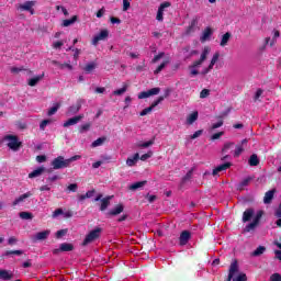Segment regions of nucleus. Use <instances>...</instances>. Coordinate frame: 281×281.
I'll return each instance as SVG.
<instances>
[{
    "mask_svg": "<svg viewBox=\"0 0 281 281\" xmlns=\"http://www.w3.org/2000/svg\"><path fill=\"white\" fill-rule=\"evenodd\" d=\"M252 218V222L245 227V232H252L258 227V223H260V218H262V211H258L256 214L252 209H248L243 214V222L247 223Z\"/></svg>",
    "mask_w": 281,
    "mask_h": 281,
    "instance_id": "f257e3e1",
    "label": "nucleus"
},
{
    "mask_svg": "<svg viewBox=\"0 0 281 281\" xmlns=\"http://www.w3.org/2000/svg\"><path fill=\"white\" fill-rule=\"evenodd\" d=\"M210 52H212V49L209 46H205L200 55V59L198 61H195L189 69H190V75L191 76H199L200 71H199V67H201V65L203 64V61L207 58V56L210 55Z\"/></svg>",
    "mask_w": 281,
    "mask_h": 281,
    "instance_id": "f03ea898",
    "label": "nucleus"
},
{
    "mask_svg": "<svg viewBox=\"0 0 281 281\" xmlns=\"http://www.w3.org/2000/svg\"><path fill=\"white\" fill-rule=\"evenodd\" d=\"M247 281V274L238 273V262L233 261L229 268L228 281Z\"/></svg>",
    "mask_w": 281,
    "mask_h": 281,
    "instance_id": "7ed1b4c3",
    "label": "nucleus"
},
{
    "mask_svg": "<svg viewBox=\"0 0 281 281\" xmlns=\"http://www.w3.org/2000/svg\"><path fill=\"white\" fill-rule=\"evenodd\" d=\"M164 60L161 65L154 71L155 75L160 74L161 70L166 68V65L170 63V57L166 55V53H159L157 56L154 57L153 63H159V60Z\"/></svg>",
    "mask_w": 281,
    "mask_h": 281,
    "instance_id": "20e7f679",
    "label": "nucleus"
},
{
    "mask_svg": "<svg viewBox=\"0 0 281 281\" xmlns=\"http://www.w3.org/2000/svg\"><path fill=\"white\" fill-rule=\"evenodd\" d=\"M3 140L7 142V146L11 150H19L21 148V140H19L16 135H5Z\"/></svg>",
    "mask_w": 281,
    "mask_h": 281,
    "instance_id": "39448f33",
    "label": "nucleus"
},
{
    "mask_svg": "<svg viewBox=\"0 0 281 281\" xmlns=\"http://www.w3.org/2000/svg\"><path fill=\"white\" fill-rule=\"evenodd\" d=\"M54 170H60V168H69V160L59 156L52 161Z\"/></svg>",
    "mask_w": 281,
    "mask_h": 281,
    "instance_id": "423d86ee",
    "label": "nucleus"
},
{
    "mask_svg": "<svg viewBox=\"0 0 281 281\" xmlns=\"http://www.w3.org/2000/svg\"><path fill=\"white\" fill-rule=\"evenodd\" d=\"M102 232V229L100 227L94 228L93 231H91L85 238L83 240V245H89V243H93V240H95L97 238L100 237V233Z\"/></svg>",
    "mask_w": 281,
    "mask_h": 281,
    "instance_id": "0eeeda50",
    "label": "nucleus"
},
{
    "mask_svg": "<svg viewBox=\"0 0 281 281\" xmlns=\"http://www.w3.org/2000/svg\"><path fill=\"white\" fill-rule=\"evenodd\" d=\"M34 5H36V2L26 1L19 5V10H21V12H30L31 14H34Z\"/></svg>",
    "mask_w": 281,
    "mask_h": 281,
    "instance_id": "6e6552de",
    "label": "nucleus"
},
{
    "mask_svg": "<svg viewBox=\"0 0 281 281\" xmlns=\"http://www.w3.org/2000/svg\"><path fill=\"white\" fill-rule=\"evenodd\" d=\"M247 139H243L240 144L236 145L234 149V157H240L245 150V146H247Z\"/></svg>",
    "mask_w": 281,
    "mask_h": 281,
    "instance_id": "1a4fd4ad",
    "label": "nucleus"
},
{
    "mask_svg": "<svg viewBox=\"0 0 281 281\" xmlns=\"http://www.w3.org/2000/svg\"><path fill=\"white\" fill-rule=\"evenodd\" d=\"M220 56L221 55L218 53H215L211 59L209 67L206 69L202 70V74H207V72L212 71V69H214V66L216 65V63H218Z\"/></svg>",
    "mask_w": 281,
    "mask_h": 281,
    "instance_id": "9d476101",
    "label": "nucleus"
},
{
    "mask_svg": "<svg viewBox=\"0 0 281 281\" xmlns=\"http://www.w3.org/2000/svg\"><path fill=\"white\" fill-rule=\"evenodd\" d=\"M30 196H32V192H26V193L20 195L19 198H16V199L13 201L12 205H13V206L21 205V203H24V202H25V199H30Z\"/></svg>",
    "mask_w": 281,
    "mask_h": 281,
    "instance_id": "9b49d317",
    "label": "nucleus"
},
{
    "mask_svg": "<svg viewBox=\"0 0 281 281\" xmlns=\"http://www.w3.org/2000/svg\"><path fill=\"white\" fill-rule=\"evenodd\" d=\"M228 168H232V162H225L223 165L217 166L215 169H213V177H216L218 172H224V170H227Z\"/></svg>",
    "mask_w": 281,
    "mask_h": 281,
    "instance_id": "f8f14e48",
    "label": "nucleus"
},
{
    "mask_svg": "<svg viewBox=\"0 0 281 281\" xmlns=\"http://www.w3.org/2000/svg\"><path fill=\"white\" fill-rule=\"evenodd\" d=\"M49 234H52L50 229H46V231L40 232V233L34 235V239L35 240H46V238L49 237Z\"/></svg>",
    "mask_w": 281,
    "mask_h": 281,
    "instance_id": "ddd939ff",
    "label": "nucleus"
},
{
    "mask_svg": "<svg viewBox=\"0 0 281 281\" xmlns=\"http://www.w3.org/2000/svg\"><path fill=\"white\" fill-rule=\"evenodd\" d=\"M82 117H85V116L78 115V116L69 119L68 121H66L64 123V127L67 128L68 126H75V124H78V122H80V120H82Z\"/></svg>",
    "mask_w": 281,
    "mask_h": 281,
    "instance_id": "4468645a",
    "label": "nucleus"
},
{
    "mask_svg": "<svg viewBox=\"0 0 281 281\" xmlns=\"http://www.w3.org/2000/svg\"><path fill=\"white\" fill-rule=\"evenodd\" d=\"M198 120H199V112H198V111H194V112L190 113V114L187 116V124H188L189 126H192V124L195 123Z\"/></svg>",
    "mask_w": 281,
    "mask_h": 281,
    "instance_id": "2eb2a0df",
    "label": "nucleus"
},
{
    "mask_svg": "<svg viewBox=\"0 0 281 281\" xmlns=\"http://www.w3.org/2000/svg\"><path fill=\"white\" fill-rule=\"evenodd\" d=\"M43 172H45V167H38L37 169L29 173V179H36V177H41Z\"/></svg>",
    "mask_w": 281,
    "mask_h": 281,
    "instance_id": "dca6fc26",
    "label": "nucleus"
},
{
    "mask_svg": "<svg viewBox=\"0 0 281 281\" xmlns=\"http://www.w3.org/2000/svg\"><path fill=\"white\" fill-rule=\"evenodd\" d=\"M276 194V189H272L268 192H266L263 198V203L269 204L271 201H273V195Z\"/></svg>",
    "mask_w": 281,
    "mask_h": 281,
    "instance_id": "f3484780",
    "label": "nucleus"
},
{
    "mask_svg": "<svg viewBox=\"0 0 281 281\" xmlns=\"http://www.w3.org/2000/svg\"><path fill=\"white\" fill-rule=\"evenodd\" d=\"M137 161H139V154H135L133 157L127 158L126 166L133 168Z\"/></svg>",
    "mask_w": 281,
    "mask_h": 281,
    "instance_id": "a211bd4d",
    "label": "nucleus"
},
{
    "mask_svg": "<svg viewBox=\"0 0 281 281\" xmlns=\"http://www.w3.org/2000/svg\"><path fill=\"white\" fill-rule=\"evenodd\" d=\"M123 212H124V205L119 204L110 211V215L117 216V214H122Z\"/></svg>",
    "mask_w": 281,
    "mask_h": 281,
    "instance_id": "6ab92c4d",
    "label": "nucleus"
},
{
    "mask_svg": "<svg viewBox=\"0 0 281 281\" xmlns=\"http://www.w3.org/2000/svg\"><path fill=\"white\" fill-rule=\"evenodd\" d=\"M188 240H190V233L184 231L180 235V245H188Z\"/></svg>",
    "mask_w": 281,
    "mask_h": 281,
    "instance_id": "aec40b11",
    "label": "nucleus"
},
{
    "mask_svg": "<svg viewBox=\"0 0 281 281\" xmlns=\"http://www.w3.org/2000/svg\"><path fill=\"white\" fill-rule=\"evenodd\" d=\"M13 274L8 270H0V280H12Z\"/></svg>",
    "mask_w": 281,
    "mask_h": 281,
    "instance_id": "412c9836",
    "label": "nucleus"
},
{
    "mask_svg": "<svg viewBox=\"0 0 281 281\" xmlns=\"http://www.w3.org/2000/svg\"><path fill=\"white\" fill-rule=\"evenodd\" d=\"M234 148H235L234 143H225L222 148V153L223 155H227V153H231V150H234Z\"/></svg>",
    "mask_w": 281,
    "mask_h": 281,
    "instance_id": "4be33fe9",
    "label": "nucleus"
},
{
    "mask_svg": "<svg viewBox=\"0 0 281 281\" xmlns=\"http://www.w3.org/2000/svg\"><path fill=\"white\" fill-rule=\"evenodd\" d=\"M76 21H78V15H74L72 18H70L68 20H64L63 21V26L64 27H69V25H74V23H76Z\"/></svg>",
    "mask_w": 281,
    "mask_h": 281,
    "instance_id": "5701e85b",
    "label": "nucleus"
},
{
    "mask_svg": "<svg viewBox=\"0 0 281 281\" xmlns=\"http://www.w3.org/2000/svg\"><path fill=\"white\" fill-rule=\"evenodd\" d=\"M41 80H43V75L36 76L32 79L29 80V86L30 87H36V85H38V82H41Z\"/></svg>",
    "mask_w": 281,
    "mask_h": 281,
    "instance_id": "b1692460",
    "label": "nucleus"
},
{
    "mask_svg": "<svg viewBox=\"0 0 281 281\" xmlns=\"http://www.w3.org/2000/svg\"><path fill=\"white\" fill-rule=\"evenodd\" d=\"M199 25V16H195L191 20V23L188 27V32H194V29Z\"/></svg>",
    "mask_w": 281,
    "mask_h": 281,
    "instance_id": "393cba45",
    "label": "nucleus"
},
{
    "mask_svg": "<svg viewBox=\"0 0 281 281\" xmlns=\"http://www.w3.org/2000/svg\"><path fill=\"white\" fill-rule=\"evenodd\" d=\"M110 203H111V198L102 199L101 200V207H100L101 212H104V210H106V207H109Z\"/></svg>",
    "mask_w": 281,
    "mask_h": 281,
    "instance_id": "a878e982",
    "label": "nucleus"
},
{
    "mask_svg": "<svg viewBox=\"0 0 281 281\" xmlns=\"http://www.w3.org/2000/svg\"><path fill=\"white\" fill-rule=\"evenodd\" d=\"M265 251H267V248L265 246H259L255 251H252L251 256L254 257L262 256Z\"/></svg>",
    "mask_w": 281,
    "mask_h": 281,
    "instance_id": "bb28decb",
    "label": "nucleus"
},
{
    "mask_svg": "<svg viewBox=\"0 0 281 281\" xmlns=\"http://www.w3.org/2000/svg\"><path fill=\"white\" fill-rule=\"evenodd\" d=\"M95 63H89L83 69L86 74H92L93 71H95Z\"/></svg>",
    "mask_w": 281,
    "mask_h": 281,
    "instance_id": "cd10ccee",
    "label": "nucleus"
},
{
    "mask_svg": "<svg viewBox=\"0 0 281 281\" xmlns=\"http://www.w3.org/2000/svg\"><path fill=\"white\" fill-rule=\"evenodd\" d=\"M144 186H146V181L135 182L130 186V190H139V188H144Z\"/></svg>",
    "mask_w": 281,
    "mask_h": 281,
    "instance_id": "c85d7f7f",
    "label": "nucleus"
},
{
    "mask_svg": "<svg viewBox=\"0 0 281 281\" xmlns=\"http://www.w3.org/2000/svg\"><path fill=\"white\" fill-rule=\"evenodd\" d=\"M20 218H22L23 221H32V218H34V216L30 212H21Z\"/></svg>",
    "mask_w": 281,
    "mask_h": 281,
    "instance_id": "c756f323",
    "label": "nucleus"
},
{
    "mask_svg": "<svg viewBox=\"0 0 281 281\" xmlns=\"http://www.w3.org/2000/svg\"><path fill=\"white\" fill-rule=\"evenodd\" d=\"M80 111V104L71 105L68 109V115H74Z\"/></svg>",
    "mask_w": 281,
    "mask_h": 281,
    "instance_id": "7c9ffc66",
    "label": "nucleus"
},
{
    "mask_svg": "<svg viewBox=\"0 0 281 281\" xmlns=\"http://www.w3.org/2000/svg\"><path fill=\"white\" fill-rule=\"evenodd\" d=\"M248 164L249 166H258V164H260V160H258V156L252 155L250 156Z\"/></svg>",
    "mask_w": 281,
    "mask_h": 281,
    "instance_id": "2f4dec72",
    "label": "nucleus"
},
{
    "mask_svg": "<svg viewBox=\"0 0 281 281\" xmlns=\"http://www.w3.org/2000/svg\"><path fill=\"white\" fill-rule=\"evenodd\" d=\"M104 142H106V138L100 137L97 140H94L91 146H92V148H98V146H102V144H104Z\"/></svg>",
    "mask_w": 281,
    "mask_h": 281,
    "instance_id": "473e14b6",
    "label": "nucleus"
},
{
    "mask_svg": "<svg viewBox=\"0 0 281 281\" xmlns=\"http://www.w3.org/2000/svg\"><path fill=\"white\" fill-rule=\"evenodd\" d=\"M127 89H128V85H124L121 89L115 90L113 92V95H123V93H126Z\"/></svg>",
    "mask_w": 281,
    "mask_h": 281,
    "instance_id": "72a5a7b5",
    "label": "nucleus"
},
{
    "mask_svg": "<svg viewBox=\"0 0 281 281\" xmlns=\"http://www.w3.org/2000/svg\"><path fill=\"white\" fill-rule=\"evenodd\" d=\"M74 246L71 244L64 243L60 245V251H71Z\"/></svg>",
    "mask_w": 281,
    "mask_h": 281,
    "instance_id": "f704fd0d",
    "label": "nucleus"
},
{
    "mask_svg": "<svg viewBox=\"0 0 281 281\" xmlns=\"http://www.w3.org/2000/svg\"><path fill=\"white\" fill-rule=\"evenodd\" d=\"M58 109H60V103H55L54 106H52L49 110H48V115H54L56 114V112L58 111Z\"/></svg>",
    "mask_w": 281,
    "mask_h": 281,
    "instance_id": "c9c22d12",
    "label": "nucleus"
},
{
    "mask_svg": "<svg viewBox=\"0 0 281 281\" xmlns=\"http://www.w3.org/2000/svg\"><path fill=\"white\" fill-rule=\"evenodd\" d=\"M153 144H155V139L145 143H139L137 146L138 148H149V146H153Z\"/></svg>",
    "mask_w": 281,
    "mask_h": 281,
    "instance_id": "e433bc0d",
    "label": "nucleus"
},
{
    "mask_svg": "<svg viewBox=\"0 0 281 281\" xmlns=\"http://www.w3.org/2000/svg\"><path fill=\"white\" fill-rule=\"evenodd\" d=\"M11 74H21V71H25V68H23V66L16 67L13 66L10 68Z\"/></svg>",
    "mask_w": 281,
    "mask_h": 281,
    "instance_id": "4c0bfd02",
    "label": "nucleus"
},
{
    "mask_svg": "<svg viewBox=\"0 0 281 281\" xmlns=\"http://www.w3.org/2000/svg\"><path fill=\"white\" fill-rule=\"evenodd\" d=\"M12 254L15 255V256H21V255H23V250H8L4 254V256H12Z\"/></svg>",
    "mask_w": 281,
    "mask_h": 281,
    "instance_id": "58836bf2",
    "label": "nucleus"
},
{
    "mask_svg": "<svg viewBox=\"0 0 281 281\" xmlns=\"http://www.w3.org/2000/svg\"><path fill=\"white\" fill-rule=\"evenodd\" d=\"M212 34H214V29L209 26L203 31L202 36H212Z\"/></svg>",
    "mask_w": 281,
    "mask_h": 281,
    "instance_id": "ea45409f",
    "label": "nucleus"
},
{
    "mask_svg": "<svg viewBox=\"0 0 281 281\" xmlns=\"http://www.w3.org/2000/svg\"><path fill=\"white\" fill-rule=\"evenodd\" d=\"M223 126V120L217 121L211 125V131H216V128H221Z\"/></svg>",
    "mask_w": 281,
    "mask_h": 281,
    "instance_id": "a19ab883",
    "label": "nucleus"
},
{
    "mask_svg": "<svg viewBox=\"0 0 281 281\" xmlns=\"http://www.w3.org/2000/svg\"><path fill=\"white\" fill-rule=\"evenodd\" d=\"M47 124H52V120L48 119V120L42 121L40 124L41 131H45V128L47 127Z\"/></svg>",
    "mask_w": 281,
    "mask_h": 281,
    "instance_id": "79ce46f5",
    "label": "nucleus"
},
{
    "mask_svg": "<svg viewBox=\"0 0 281 281\" xmlns=\"http://www.w3.org/2000/svg\"><path fill=\"white\" fill-rule=\"evenodd\" d=\"M146 98H150L148 90L138 93V100H146Z\"/></svg>",
    "mask_w": 281,
    "mask_h": 281,
    "instance_id": "37998d69",
    "label": "nucleus"
},
{
    "mask_svg": "<svg viewBox=\"0 0 281 281\" xmlns=\"http://www.w3.org/2000/svg\"><path fill=\"white\" fill-rule=\"evenodd\" d=\"M225 135V132H218V133H215L211 136V139L214 142L216 139H221V137H223Z\"/></svg>",
    "mask_w": 281,
    "mask_h": 281,
    "instance_id": "c03bdc74",
    "label": "nucleus"
},
{
    "mask_svg": "<svg viewBox=\"0 0 281 281\" xmlns=\"http://www.w3.org/2000/svg\"><path fill=\"white\" fill-rule=\"evenodd\" d=\"M160 91H161L160 88H151V89L148 90L149 97H150V95H159V92H160Z\"/></svg>",
    "mask_w": 281,
    "mask_h": 281,
    "instance_id": "a18cd8bd",
    "label": "nucleus"
},
{
    "mask_svg": "<svg viewBox=\"0 0 281 281\" xmlns=\"http://www.w3.org/2000/svg\"><path fill=\"white\" fill-rule=\"evenodd\" d=\"M153 157V151L149 150L147 154H144L140 156V161H146L147 159H150Z\"/></svg>",
    "mask_w": 281,
    "mask_h": 281,
    "instance_id": "49530a36",
    "label": "nucleus"
},
{
    "mask_svg": "<svg viewBox=\"0 0 281 281\" xmlns=\"http://www.w3.org/2000/svg\"><path fill=\"white\" fill-rule=\"evenodd\" d=\"M164 97H159L156 101H154L150 105L151 110L155 109V106H158L160 102H164Z\"/></svg>",
    "mask_w": 281,
    "mask_h": 281,
    "instance_id": "de8ad7c7",
    "label": "nucleus"
},
{
    "mask_svg": "<svg viewBox=\"0 0 281 281\" xmlns=\"http://www.w3.org/2000/svg\"><path fill=\"white\" fill-rule=\"evenodd\" d=\"M148 113H153V108H145L142 112H140V117H144L145 115H148Z\"/></svg>",
    "mask_w": 281,
    "mask_h": 281,
    "instance_id": "09e8293b",
    "label": "nucleus"
},
{
    "mask_svg": "<svg viewBox=\"0 0 281 281\" xmlns=\"http://www.w3.org/2000/svg\"><path fill=\"white\" fill-rule=\"evenodd\" d=\"M131 8V1L130 0H123V12H127V10Z\"/></svg>",
    "mask_w": 281,
    "mask_h": 281,
    "instance_id": "8fccbe9b",
    "label": "nucleus"
},
{
    "mask_svg": "<svg viewBox=\"0 0 281 281\" xmlns=\"http://www.w3.org/2000/svg\"><path fill=\"white\" fill-rule=\"evenodd\" d=\"M89 128H91V124L86 123V124H83V125L80 126L79 132H80V133H85V132L89 131Z\"/></svg>",
    "mask_w": 281,
    "mask_h": 281,
    "instance_id": "3c124183",
    "label": "nucleus"
},
{
    "mask_svg": "<svg viewBox=\"0 0 281 281\" xmlns=\"http://www.w3.org/2000/svg\"><path fill=\"white\" fill-rule=\"evenodd\" d=\"M156 19L158 21H164V10L158 8Z\"/></svg>",
    "mask_w": 281,
    "mask_h": 281,
    "instance_id": "603ef678",
    "label": "nucleus"
},
{
    "mask_svg": "<svg viewBox=\"0 0 281 281\" xmlns=\"http://www.w3.org/2000/svg\"><path fill=\"white\" fill-rule=\"evenodd\" d=\"M78 159H81L80 155H76V156H72V157L68 158L67 159L68 166H70L72 161H78Z\"/></svg>",
    "mask_w": 281,
    "mask_h": 281,
    "instance_id": "864d4df0",
    "label": "nucleus"
},
{
    "mask_svg": "<svg viewBox=\"0 0 281 281\" xmlns=\"http://www.w3.org/2000/svg\"><path fill=\"white\" fill-rule=\"evenodd\" d=\"M227 43H229V36H223L220 45H221V47H225V45H227Z\"/></svg>",
    "mask_w": 281,
    "mask_h": 281,
    "instance_id": "5fc2aeb1",
    "label": "nucleus"
},
{
    "mask_svg": "<svg viewBox=\"0 0 281 281\" xmlns=\"http://www.w3.org/2000/svg\"><path fill=\"white\" fill-rule=\"evenodd\" d=\"M60 215H63V209H57L53 212V218H58Z\"/></svg>",
    "mask_w": 281,
    "mask_h": 281,
    "instance_id": "6e6d98bb",
    "label": "nucleus"
},
{
    "mask_svg": "<svg viewBox=\"0 0 281 281\" xmlns=\"http://www.w3.org/2000/svg\"><path fill=\"white\" fill-rule=\"evenodd\" d=\"M207 95H210V90H207V89H203V90L200 92V98H202V99L207 98Z\"/></svg>",
    "mask_w": 281,
    "mask_h": 281,
    "instance_id": "4d7b16f0",
    "label": "nucleus"
},
{
    "mask_svg": "<svg viewBox=\"0 0 281 281\" xmlns=\"http://www.w3.org/2000/svg\"><path fill=\"white\" fill-rule=\"evenodd\" d=\"M269 281H281V276L280 273H274L270 277Z\"/></svg>",
    "mask_w": 281,
    "mask_h": 281,
    "instance_id": "13d9d810",
    "label": "nucleus"
},
{
    "mask_svg": "<svg viewBox=\"0 0 281 281\" xmlns=\"http://www.w3.org/2000/svg\"><path fill=\"white\" fill-rule=\"evenodd\" d=\"M67 234V229H61L56 233V238H63Z\"/></svg>",
    "mask_w": 281,
    "mask_h": 281,
    "instance_id": "bf43d9fd",
    "label": "nucleus"
},
{
    "mask_svg": "<svg viewBox=\"0 0 281 281\" xmlns=\"http://www.w3.org/2000/svg\"><path fill=\"white\" fill-rule=\"evenodd\" d=\"M67 189L69 190V192H76V190H78V184H69Z\"/></svg>",
    "mask_w": 281,
    "mask_h": 281,
    "instance_id": "052dcab7",
    "label": "nucleus"
},
{
    "mask_svg": "<svg viewBox=\"0 0 281 281\" xmlns=\"http://www.w3.org/2000/svg\"><path fill=\"white\" fill-rule=\"evenodd\" d=\"M64 45H65V43L58 41V42H55V43L53 44V47H54L55 49H60V47H63Z\"/></svg>",
    "mask_w": 281,
    "mask_h": 281,
    "instance_id": "680f3d73",
    "label": "nucleus"
},
{
    "mask_svg": "<svg viewBox=\"0 0 281 281\" xmlns=\"http://www.w3.org/2000/svg\"><path fill=\"white\" fill-rule=\"evenodd\" d=\"M166 8H170V2L166 1V2H162L158 9L160 10H166Z\"/></svg>",
    "mask_w": 281,
    "mask_h": 281,
    "instance_id": "e2e57ef3",
    "label": "nucleus"
},
{
    "mask_svg": "<svg viewBox=\"0 0 281 281\" xmlns=\"http://www.w3.org/2000/svg\"><path fill=\"white\" fill-rule=\"evenodd\" d=\"M201 135H203V131L199 130L191 136V139H196V137H201Z\"/></svg>",
    "mask_w": 281,
    "mask_h": 281,
    "instance_id": "0e129e2a",
    "label": "nucleus"
},
{
    "mask_svg": "<svg viewBox=\"0 0 281 281\" xmlns=\"http://www.w3.org/2000/svg\"><path fill=\"white\" fill-rule=\"evenodd\" d=\"M262 93H265V91L262 89H258L255 93V100H258L262 95Z\"/></svg>",
    "mask_w": 281,
    "mask_h": 281,
    "instance_id": "69168bd1",
    "label": "nucleus"
},
{
    "mask_svg": "<svg viewBox=\"0 0 281 281\" xmlns=\"http://www.w3.org/2000/svg\"><path fill=\"white\" fill-rule=\"evenodd\" d=\"M16 243H18L16 237H10V238L8 239V245H16Z\"/></svg>",
    "mask_w": 281,
    "mask_h": 281,
    "instance_id": "338daca9",
    "label": "nucleus"
},
{
    "mask_svg": "<svg viewBox=\"0 0 281 281\" xmlns=\"http://www.w3.org/2000/svg\"><path fill=\"white\" fill-rule=\"evenodd\" d=\"M98 36H109V30L106 29L101 30Z\"/></svg>",
    "mask_w": 281,
    "mask_h": 281,
    "instance_id": "774afa93",
    "label": "nucleus"
}]
</instances>
